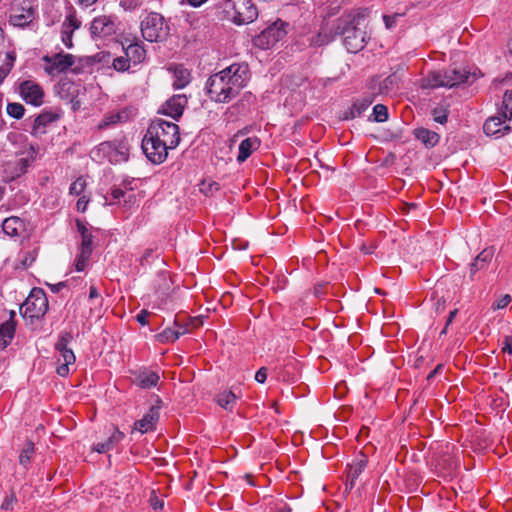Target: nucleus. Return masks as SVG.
Wrapping results in <instances>:
<instances>
[{"label":"nucleus","instance_id":"nucleus-1","mask_svg":"<svg viewBox=\"0 0 512 512\" xmlns=\"http://www.w3.org/2000/svg\"><path fill=\"white\" fill-rule=\"evenodd\" d=\"M366 9H357L342 14L331 24L322 27L315 41L316 45H324L331 42L336 36L344 37V45L348 52L356 53L364 47L366 32L362 30Z\"/></svg>","mask_w":512,"mask_h":512},{"label":"nucleus","instance_id":"nucleus-2","mask_svg":"<svg viewBox=\"0 0 512 512\" xmlns=\"http://www.w3.org/2000/svg\"><path fill=\"white\" fill-rule=\"evenodd\" d=\"M249 67L246 63H233L211 75L206 82V93L215 103H229L247 85Z\"/></svg>","mask_w":512,"mask_h":512},{"label":"nucleus","instance_id":"nucleus-3","mask_svg":"<svg viewBox=\"0 0 512 512\" xmlns=\"http://www.w3.org/2000/svg\"><path fill=\"white\" fill-rule=\"evenodd\" d=\"M476 79L474 73L460 69H447L442 71H432L422 80L423 88H452L462 83H472Z\"/></svg>","mask_w":512,"mask_h":512},{"label":"nucleus","instance_id":"nucleus-4","mask_svg":"<svg viewBox=\"0 0 512 512\" xmlns=\"http://www.w3.org/2000/svg\"><path fill=\"white\" fill-rule=\"evenodd\" d=\"M141 33L149 42H162L167 39L170 28L165 18L157 12H150L141 21Z\"/></svg>","mask_w":512,"mask_h":512},{"label":"nucleus","instance_id":"nucleus-5","mask_svg":"<svg viewBox=\"0 0 512 512\" xmlns=\"http://www.w3.org/2000/svg\"><path fill=\"white\" fill-rule=\"evenodd\" d=\"M224 12L236 24H248L258 16V10L252 0H227Z\"/></svg>","mask_w":512,"mask_h":512},{"label":"nucleus","instance_id":"nucleus-6","mask_svg":"<svg viewBox=\"0 0 512 512\" xmlns=\"http://www.w3.org/2000/svg\"><path fill=\"white\" fill-rule=\"evenodd\" d=\"M147 133L160 141L162 145H166L169 148H176L180 142L178 125L162 119L153 121L150 124Z\"/></svg>","mask_w":512,"mask_h":512},{"label":"nucleus","instance_id":"nucleus-7","mask_svg":"<svg viewBox=\"0 0 512 512\" xmlns=\"http://www.w3.org/2000/svg\"><path fill=\"white\" fill-rule=\"evenodd\" d=\"M37 3L35 0H14L11 6L9 22L16 27H26L36 17Z\"/></svg>","mask_w":512,"mask_h":512},{"label":"nucleus","instance_id":"nucleus-8","mask_svg":"<svg viewBox=\"0 0 512 512\" xmlns=\"http://www.w3.org/2000/svg\"><path fill=\"white\" fill-rule=\"evenodd\" d=\"M92 156L98 161L107 159L110 163H118L128 159V147L119 141H105L92 150Z\"/></svg>","mask_w":512,"mask_h":512},{"label":"nucleus","instance_id":"nucleus-9","mask_svg":"<svg viewBox=\"0 0 512 512\" xmlns=\"http://www.w3.org/2000/svg\"><path fill=\"white\" fill-rule=\"evenodd\" d=\"M48 300L42 289H33L25 302L20 307V313L24 318L39 319L47 312Z\"/></svg>","mask_w":512,"mask_h":512},{"label":"nucleus","instance_id":"nucleus-10","mask_svg":"<svg viewBox=\"0 0 512 512\" xmlns=\"http://www.w3.org/2000/svg\"><path fill=\"white\" fill-rule=\"evenodd\" d=\"M285 26L283 21H275L253 39L254 45L260 49H269L286 35Z\"/></svg>","mask_w":512,"mask_h":512},{"label":"nucleus","instance_id":"nucleus-11","mask_svg":"<svg viewBox=\"0 0 512 512\" xmlns=\"http://www.w3.org/2000/svg\"><path fill=\"white\" fill-rule=\"evenodd\" d=\"M142 150L146 157L154 164H161L168 156V150L170 149L166 145L152 137L146 132L142 140Z\"/></svg>","mask_w":512,"mask_h":512},{"label":"nucleus","instance_id":"nucleus-12","mask_svg":"<svg viewBox=\"0 0 512 512\" xmlns=\"http://www.w3.org/2000/svg\"><path fill=\"white\" fill-rule=\"evenodd\" d=\"M116 18L108 15L95 17L90 24V32L94 39H103L116 34Z\"/></svg>","mask_w":512,"mask_h":512},{"label":"nucleus","instance_id":"nucleus-13","mask_svg":"<svg viewBox=\"0 0 512 512\" xmlns=\"http://www.w3.org/2000/svg\"><path fill=\"white\" fill-rule=\"evenodd\" d=\"M18 92L27 104L38 107L44 102V91L34 80H24L20 82Z\"/></svg>","mask_w":512,"mask_h":512},{"label":"nucleus","instance_id":"nucleus-14","mask_svg":"<svg viewBox=\"0 0 512 512\" xmlns=\"http://www.w3.org/2000/svg\"><path fill=\"white\" fill-rule=\"evenodd\" d=\"M160 404L161 400L157 399V403L140 420L135 422L134 428L142 434L154 430L159 420Z\"/></svg>","mask_w":512,"mask_h":512},{"label":"nucleus","instance_id":"nucleus-15","mask_svg":"<svg viewBox=\"0 0 512 512\" xmlns=\"http://www.w3.org/2000/svg\"><path fill=\"white\" fill-rule=\"evenodd\" d=\"M186 104L187 97L184 94H177L165 102L160 112L178 120L182 116Z\"/></svg>","mask_w":512,"mask_h":512},{"label":"nucleus","instance_id":"nucleus-16","mask_svg":"<svg viewBox=\"0 0 512 512\" xmlns=\"http://www.w3.org/2000/svg\"><path fill=\"white\" fill-rule=\"evenodd\" d=\"M44 62L43 69L48 76L55 77L64 72V54L58 52L52 55L42 57Z\"/></svg>","mask_w":512,"mask_h":512},{"label":"nucleus","instance_id":"nucleus-17","mask_svg":"<svg viewBox=\"0 0 512 512\" xmlns=\"http://www.w3.org/2000/svg\"><path fill=\"white\" fill-rule=\"evenodd\" d=\"M92 67V59L90 57L77 58L72 54H66V73L75 74L90 73Z\"/></svg>","mask_w":512,"mask_h":512},{"label":"nucleus","instance_id":"nucleus-18","mask_svg":"<svg viewBox=\"0 0 512 512\" xmlns=\"http://www.w3.org/2000/svg\"><path fill=\"white\" fill-rule=\"evenodd\" d=\"M505 120L506 119L501 113L488 118L483 125L484 132L487 135H504L508 133L511 130V127L509 125H504Z\"/></svg>","mask_w":512,"mask_h":512},{"label":"nucleus","instance_id":"nucleus-19","mask_svg":"<svg viewBox=\"0 0 512 512\" xmlns=\"http://www.w3.org/2000/svg\"><path fill=\"white\" fill-rule=\"evenodd\" d=\"M61 110L59 109L57 112H53L51 110H44L41 114H39L33 124V133H44L45 128L55 121L60 120L61 118Z\"/></svg>","mask_w":512,"mask_h":512},{"label":"nucleus","instance_id":"nucleus-20","mask_svg":"<svg viewBox=\"0 0 512 512\" xmlns=\"http://www.w3.org/2000/svg\"><path fill=\"white\" fill-rule=\"evenodd\" d=\"M493 256V248H485L477 255V257L474 259V261L470 264L469 267V274L472 280L474 279V276L478 271L483 270L488 266Z\"/></svg>","mask_w":512,"mask_h":512},{"label":"nucleus","instance_id":"nucleus-21","mask_svg":"<svg viewBox=\"0 0 512 512\" xmlns=\"http://www.w3.org/2000/svg\"><path fill=\"white\" fill-rule=\"evenodd\" d=\"M123 50L125 56L129 58L130 63L139 64L145 60L146 50L139 42L131 43L127 46L123 44Z\"/></svg>","mask_w":512,"mask_h":512},{"label":"nucleus","instance_id":"nucleus-22","mask_svg":"<svg viewBox=\"0 0 512 512\" xmlns=\"http://www.w3.org/2000/svg\"><path fill=\"white\" fill-rule=\"evenodd\" d=\"M15 313L10 312V319L0 324V348H5L11 342L15 333V323L13 317Z\"/></svg>","mask_w":512,"mask_h":512},{"label":"nucleus","instance_id":"nucleus-23","mask_svg":"<svg viewBox=\"0 0 512 512\" xmlns=\"http://www.w3.org/2000/svg\"><path fill=\"white\" fill-rule=\"evenodd\" d=\"M185 333H187V328L174 322V327L166 328L157 334L156 338L160 343L174 342Z\"/></svg>","mask_w":512,"mask_h":512},{"label":"nucleus","instance_id":"nucleus-24","mask_svg":"<svg viewBox=\"0 0 512 512\" xmlns=\"http://www.w3.org/2000/svg\"><path fill=\"white\" fill-rule=\"evenodd\" d=\"M368 459L366 455L360 453L357 458L355 459L354 463H352L349 466L348 470V480L349 485L352 488L355 484V481L360 476V474L363 472L367 465Z\"/></svg>","mask_w":512,"mask_h":512},{"label":"nucleus","instance_id":"nucleus-25","mask_svg":"<svg viewBox=\"0 0 512 512\" xmlns=\"http://www.w3.org/2000/svg\"><path fill=\"white\" fill-rule=\"evenodd\" d=\"M159 375L153 371H140L135 375L133 382L140 388L148 389L157 385Z\"/></svg>","mask_w":512,"mask_h":512},{"label":"nucleus","instance_id":"nucleus-26","mask_svg":"<svg viewBox=\"0 0 512 512\" xmlns=\"http://www.w3.org/2000/svg\"><path fill=\"white\" fill-rule=\"evenodd\" d=\"M25 229V224L22 219L16 216L6 218L2 223V230L5 234L11 237L20 235Z\"/></svg>","mask_w":512,"mask_h":512},{"label":"nucleus","instance_id":"nucleus-27","mask_svg":"<svg viewBox=\"0 0 512 512\" xmlns=\"http://www.w3.org/2000/svg\"><path fill=\"white\" fill-rule=\"evenodd\" d=\"M33 151H31L29 156L27 157H21L17 159L13 163H9L7 165V168L11 170V178L15 179L20 177L22 174H24L27 171V168L29 167L30 163L33 161Z\"/></svg>","mask_w":512,"mask_h":512},{"label":"nucleus","instance_id":"nucleus-28","mask_svg":"<svg viewBox=\"0 0 512 512\" xmlns=\"http://www.w3.org/2000/svg\"><path fill=\"white\" fill-rule=\"evenodd\" d=\"M260 145V141L256 137L246 138L239 145L238 162H244Z\"/></svg>","mask_w":512,"mask_h":512},{"label":"nucleus","instance_id":"nucleus-29","mask_svg":"<svg viewBox=\"0 0 512 512\" xmlns=\"http://www.w3.org/2000/svg\"><path fill=\"white\" fill-rule=\"evenodd\" d=\"M414 136L421 141L426 147H434L440 139V136L431 130L418 128L414 130Z\"/></svg>","mask_w":512,"mask_h":512},{"label":"nucleus","instance_id":"nucleus-30","mask_svg":"<svg viewBox=\"0 0 512 512\" xmlns=\"http://www.w3.org/2000/svg\"><path fill=\"white\" fill-rule=\"evenodd\" d=\"M400 81L401 76L397 72L390 74L379 84V93L388 94L398 87Z\"/></svg>","mask_w":512,"mask_h":512},{"label":"nucleus","instance_id":"nucleus-31","mask_svg":"<svg viewBox=\"0 0 512 512\" xmlns=\"http://www.w3.org/2000/svg\"><path fill=\"white\" fill-rule=\"evenodd\" d=\"M173 87L175 89L184 88L190 82V73L183 68H176L173 73Z\"/></svg>","mask_w":512,"mask_h":512},{"label":"nucleus","instance_id":"nucleus-32","mask_svg":"<svg viewBox=\"0 0 512 512\" xmlns=\"http://www.w3.org/2000/svg\"><path fill=\"white\" fill-rule=\"evenodd\" d=\"M237 396L232 391H224L220 393L216 401L219 406L224 408L225 410H232L235 402H236Z\"/></svg>","mask_w":512,"mask_h":512},{"label":"nucleus","instance_id":"nucleus-33","mask_svg":"<svg viewBox=\"0 0 512 512\" xmlns=\"http://www.w3.org/2000/svg\"><path fill=\"white\" fill-rule=\"evenodd\" d=\"M34 453V444L31 441L26 442L19 455L20 465H22L24 468H28Z\"/></svg>","mask_w":512,"mask_h":512},{"label":"nucleus","instance_id":"nucleus-34","mask_svg":"<svg viewBox=\"0 0 512 512\" xmlns=\"http://www.w3.org/2000/svg\"><path fill=\"white\" fill-rule=\"evenodd\" d=\"M125 117H126V114L124 112L106 115L99 122V124L97 125V128H98V130H104L107 127H109L110 125H113V124L123 121Z\"/></svg>","mask_w":512,"mask_h":512},{"label":"nucleus","instance_id":"nucleus-35","mask_svg":"<svg viewBox=\"0 0 512 512\" xmlns=\"http://www.w3.org/2000/svg\"><path fill=\"white\" fill-rule=\"evenodd\" d=\"M500 113L505 119L512 120V91L505 92Z\"/></svg>","mask_w":512,"mask_h":512},{"label":"nucleus","instance_id":"nucleus-36","mask_svg":"<svg viewBox=\"0 0 512 512\" xmlns=\"http://www.w3.org/2000/svg\"><path fill=\"white\" fill-rule=\"evenodd\" d=\"M86 180L83 177L77 178L69 187V195L82 196L85 193Z\"/></svg>","mask_w":512,"mask_h":512},{"label":"nucleus","instance_id":"nucleus-37","mask_svg":"<svg viewBox=\"0 0 512 512\" xmlns=\"http://www.w3.org/2000/svg\"><path fill=\"white\" fill-rule=\"evenodd\" d=\"M448 109L444 105H439L432 110L433 120L439 124H445L448 118Z\"/></svg>","mask_w":512,"mask_h":512},{"label":"nucleus","instance_id":"nucleus-38","mask_svg":"<svg viewBox=\"0 0 512 512\" xmlns=\"http://www.w3.org/2000/svg\"><path fill=\"white\" fill-rule=\"evenodd\" d=\"M15 57L11 53H7L6 62L0 66V84L4 81V79L10 73L13 65H14Z\"/></svg>","mask_w":512,"mask_h":512},{"label":"nucleus","instance_id":"nucleus-39","mask_svg":"<svg viewBox=\"0 0 512 512\" xmlns=\"http://www.w3.org/2000/svg\"><path fill=\"white\" fill-rule=\"evenodd\" d=\"M7 114L15 119H21L24 116L25 108L20 103H8Z\"/></svg>","mask_w":512,"mask_h":512},{"label":"nucleus","instance_id":"nucleus-40","mask_svg":"<svg viewBox=\"0 0 512 512\" xmlns=\"http://www.w3.org/2000/svg\"><path fill=\"white\" fill-rule=\"evenodd\" d=\"M373 121L375 122H385L388 119V110L387 107L383 104H377L373 108Z\"/></svg>","mask_w":512,"mask_h":512},{"label":"nucleus","instance_id":"nucleus-41","mask_svg":"<svg viewBox=\"0 0 512 512\" xmlns=\"http://www.w3.org/2000/svg\"><path fill=\"white\" fill-rule=\"evenodd\" d=\"M374 99L370 96H365L362 99L356 101L351 107L354 109L356 114L360 116L372 103Z\"/></svg>","mask_w":512,"mask_h":512},{"label":"nucleus","instance_id":"nucleus-42","mask_svg":"<svg viewBox=\"0 0 512 512\" xmlns=\"http://www.w3.org/2000/svg\"><path fill=\"white\" fill-rule=\"evenodd\" d=\"M112 66L118 72H125L130 68L129 58L125 55L116 57L113 59Z\"/></svg>","mask_w":512,"mask_h":512},{"label":"nucleus","instance_id":"nucleus-43","mask_svg":"<svg viewBox=\"0 0 512 512\" xmlns=\"http://www.w3.org/2000/svg\"><path fill=\"white\" fill-rule=\"evenodd\" d=\"M91 254L92 253L80 251L79 255L76 258V262H75L76 271L81 272L85 269Z\"/></svg>","mask_w":512,"mask_h":512},{"label":"nucleus","instance_id":"nucleus-44","mask_svg":"<svg viewBox=\"0 0 512 512\" xmlns=\"http://www.w3.org/2000/svg\"><path fill=\"white\" fill-rule=\"evenodd\" d=\"M92 241H93V235L91 232L86 235L81 236L80 251L92 253V251H93Z\"/></svg>","mask_w":512,"mask_h":512},{"label":"nucleus","instance_id":"nucleus-45","mask_svg":"<svg viewBox=\"0 0 512 512\" xmlns=\"http://www.w3.org/2000/svg\"><path fill=\"white\" fill-rule=\"evenodd\" d=\"M124 438V434L118 430L114 431L112 435L105 441V444H109V450L112 449L117 443Z\"/></svg>","mask_w":512,"mask_h":512},{"label":"nucleus","instance_id":"nucleus-46","mask_svg":"<svg viewBox=\"0 0 512 512\" xmlns=\"http://www.w3.org/2000/svg\"><path fill=\"white\" fill-rule=\"evenodd\" d=\"M89 202H90V198L86 194H83L82 196H79V198H78V200L76 202V209H77V211L81 212V213L85 212Z\"/></svg>","mask_w":512,"mask_h":512},{"label":"nucleus","instance_id":"nucleus-47","mask_svg":"<svg viewBox=\"0 0 512 512\" xmlns=\"http://www.w3.org/2000/svg\"><path fill=\"white\" fill-rule=\"evenodd\" d=\"M511 302V296L506 294L493 303L492 308L494 310L503 309Z\"/></svg>","mask_w":512,"mask_h":512},{"label":"nucleus","instance_id":"nucleus-48","mask_svg":"<svg viewBox=\"0 0 512 512\" xmlns=\"http://www.w3.org/2000/svg\"><path fill=\"white\" fill-rule=\"evenodd\" d=\"M16 502V496L11 493L10 495H7L2 504H1V509H4V510H9V509H12L13 507V504Z\"/></svg>","mask_w":512,"mask_h":512},{"label":"nucleus","instance_id":"nucleus-49","mask_svg":"<svg viewBox=\"0 0 512 512\" xmlns=\"http://www.w3.org/2000/svg\"><path fill=\"white\" fill-rule=\"evenodd\" d=\"M120 5H121V7H123V9L132 11L137 8V6L139 5V1L138 0H121Z\"/></svg>","mask_w":512,"mask_h":512},{"label":"nucleus","instance_id":"nucleus-50","mask_svg":"<svg viewBox=\"0 0 512 512\" xmlns=\"http://www.w3.org/2000/svg\"><path fill=\"white\" fill-rule=\"evenodd\" d=\"M502 351L512 355V337L505 336L502 343Z\"/></svg>","mask_w":512,"mask_h":512},{"label":"nucleus","instance_id":"nucleus-51","mask_svg":"<svg viewBox=\"0 0 512 512\" xmlns=\"http://www.w3.org/2000/svg\"><path fill=\"white\" fill-rule=\"evenodd\" d=\"M76 228H77V232L79 233L80 237L90 233V230L88 229L86 223L81 221L80 219L76 220Z\"/></svg>","mask_w":512,"mask_h":512},{"label":"nucleus","instance_id":"nucleus-52","mask_svg":"<svg viewBox=\"0 0 512 512\" xmlns=\"http://www.w3.org/2000/svg\"><path fill=\"white\" fill-rule=\"evenodd\" d=\"M267 378V369L265 367H261L255 374V380L259 383H264Z\"/></svg>","mask_w":512,"mask_h":512},{"label":"nucleus","instance_id":"nucleus-53","mask_svg":"<svg viewBox=\"0 0 512 512\" xmlns=\"http://www.w3.org/2000/svg\"><path fill=\"white\" fill-rule=\"evenodd\" d=\"M400 15L399 14H395L393 16H389V15H384L383 16V20L385 22V25L388 29L392 28L395 23H396V19L399 17Z\"/></svg>","mask_w":512,"mask_h":512},{"label":"nucleus","instance_id":"nucleus-54","mask_svg":"<svg viewBox=\"0 0 512 512\" xmlns=\"http://www.w3.org/2000/svg\"><path fill=\"white\" fill-rule=\"evenodd\" d=\"M75 360L74 353L66 348V374L69 373V365L74 364Z\"/></svg>","mask_w":512,"mask_h":512},{"label":"nucleus","instance_id":"nucleus-55","mask_svg":"<svg viewBox=\"0 0 512 512\" xmlns=\"http://www.w3.org/2000/svg\"><path fill=\"white\" fill-rule=\"evenodd\" d=\"M66 20L68 21V25L73 27L74 29L79 28L81 25V22L77 20L75 15L68 13L66 15Z\"/></svg>","mask_w":512,"mask_h":512},{"label":"nucleus","instance_id":"nucleus-56","mask_svg":"<svg viewBox=\"0 0 512 512\" xmlns=\"http://www.w3.org/2000/svg\"><path fill=\"white\" fill-rule=\"evenodd\" d=\"M35 261V255L33 252H27L25 257L22 260V264L24 267H29Z\"/></svg>","mask_w":512,"mask_h":512},{"label":"nucleus","instance_id":"nucleus-57","mask_svg":"<svg viewBox=\"0 0 512 512\" xmlns=\"http://www.w3.org/2000/svg\"><path fill=\"white\" fill-rule=\"evenodd\" d=\"M89 300L90 301L99 300V303L102 300L100 297V294L95 286H91L89 289Z\"/></svg>","mask_w":512,"mask_h":512},{"label":"nucleus","instance_id":"nucleus-58","mask_svg":"<svg viewBox=\"0 0 512 512\" xmlns=\"http://www.w3.org/2000/svg\"><path fill=\"white\" fill-rule=\"evenodd\" d=\"M149 315V312L147 310H142L137 316H136V320L141 324V325H146L147 324V316Z\"/></svg>","mask_w":512,"mask_h":512},{"label":"nucleus","instance_id":"nucleus-59","mask_svg":"<svg viewBox=\"0 0 512 512\" xmlns=\"http://www.w3.org/2000/svg\"><path fill=\"white\" fill-rule=\"evenodd\" d=\"M55 349L61 354L64 355V336L59 335L58 341L55 344Z\"/></svg>","mask_w":512,"mask_h":512},{"label":"nucleus","instance_id":"nucleus-60","mask_svg":"<svg viewBox=\"0 0 512 512\" xmlns=\"http://www.w3.org/2000/svg\"><path fill=\"white\" fill-rule=\"evenodd\" d=\"M94 450L98 453H105L109 451V444H105V442L97 443L94 447Z\"/></svg>","mask_w":512,"mask_h":512},{"label":"nucleus","instance_id":"nucleus-61","mask_svg":"<svg viewBox=\"0 0 512 512\" xmlns=\"http://www.w3.org/2000/svg\"><path fill=\"white\" fill-rule=\"evenodd\" d=\"M150 503L155 510L162 509L164 506L163 501L159 500L157 497L151 498Z\"/></svg>","mask_w":512,"mask_h":512},{"label":"nucleus","instance_id":"nucleus-62","mask_svg":"<svg viewBox=\"0 0 512 512\" xmlns=\"http://www.w3.org/2000/svg\"><path fill=\"white\" fill-rule=\"evenodd\" d=\"M47 285L53 293H58L62 288H64V282H58L56 284L47 283Z\"/></svg>","mask_w":512,"mask_h":512},{"label":"nucleus","instance_id":"nucleus-63","mask_svg":"<svg viewBox=\"0 0 512 512\" xmlns=\"http://www.w3.org/2000/svg\"><path fill=\"white\" fill-rule=\"evenodd\" d=\"M356 117H359V116H358V114H356L354 109L351 107L348 111H346L344 113L343 119L344 120H349V119H354Z\"/></svg>","mask_w":512,"mask_h":512},{"label":"nucleus","instance_id":"nucleus-64","mask_svg":"<svg viewBox=\"0 0 512 512\" xmlns=\"http://www.w3.org/2000/svg\"><path fill=\"white\" fill-rule=\"evenodd\" d=\"M125 192L121 189H114L111 193L113 199L119 200L125 196Z\"/></svg>","mask_w":512,"mask_h":512}]
</instances>
